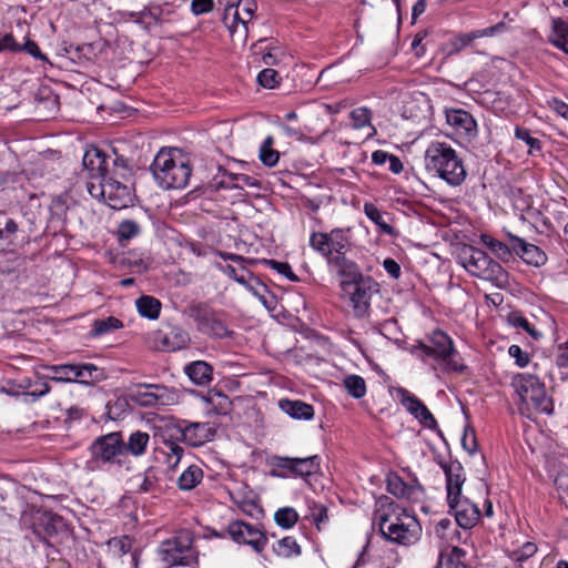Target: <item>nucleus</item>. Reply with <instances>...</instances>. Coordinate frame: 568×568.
<instances>
[{
    "mask_svg": "<svg viewBox=\"0 0 568 568\" xmlns=\"http://www.w3.org/2000/svg\"><path fill=\"white\" fill-rule=\"evenodd\" d=\"M425 166L452 186H459L467 175L462 159L447 143L433 142L428 145Z\"/></svg>",
    "mask_w": 568,
    "mask_h": 568,
    "instance_id": "f257e3e1",
    "label": "nucleus"
},
{
    "mask_svg": "<svg viewBox=\"0 0 568 568\" xmlns=\"http://www.w3.org/2000/svg\"><path fill=\"white\" fill-rule=\"evenodd\" d=\"M150 170L159 185L165 190L186 186L192 172L186 162H176L165 149L158 152Z\"/></svg>",
    "mask_w": 568,
    "mask_h": 568,
    "instance_id": "f03ea898",
    "label": "nucleus"
},
{
    "mask_svg": "<svg viewBox=\"0 0 568 568\" xmlns=\"http://www.w3.org/2000/svg\"><path fill=\"white\" fill-rule=\"evenodd\" d=\"M124 439L121 432H112L95 438L89 447L90 459L87 467L90 470L101 469L104 466H122L124 457Z\"/></svg>",
    "mask_w": 568,
    "mask_h": 568,
    "instance_id": "7ed1b4c3",
    "label": "nucleus"
},
{
    "mask_svg": "<svg viewBox=\"0 0 568 568\" xmlns=\"http://www.w3.org/2000/svg\"><path fill=\"white\" fill-rule=\"evenodd\" d=\"M429 344L417 342L412 347V353L420 357L423 361L432 357L436 361L444 362L449 371L463 372L466 366L456 361L457 352L454 347L452 338L443 331L435 329L428 337Z\"/></svg>",
    "mask_w": 568,
    "mask_h": 568,
    "instance_id": "20e7f679",
    "label": "nucleus"
},
{
    "mask_svg": "<svg viewBox=\"0 0 568 568\" xmlns=\"http://www.w3.org/2000/svg\"><path fill=\"white\" fill-rule=\"evenodd\" d=\"M403 514L409 518V523H404L400 516L395 513L377 514L376 520L384 538L399 545H409L418 539L420 528L415 517L406 515L405 509Z\"/></svg>",
    "mask_w": 568,
    "mask_h": 568,
    "instance_id": "39448f33",
    "label": "nucleus"
},
{
    "mask_svg": "<svg viewBox=\"0 0 568 568\" xmlns=\"http://www.w3.org/2000/svg\"><path fill=\"white\" fill-rule=\"evenodd\" d=\"M186 314L196 324L197 332L212 338H227L233 336L231 331L222 318V314L209 304L203 302L192 303L186 308Z\"/></svg>",
    "mask_w": 568,
    "mask_h": 568,
    "instance_id": "423d86ee",
    "label": "nucleus"
},
{
    "mask_svg": "<svg viewBox=\"0 0 568 568\" xmlns=\"http://www.w3.org/2000/svg\"><path fill=\"white\" fill-rule=\"evenodd\" d=\"M159 555L169 566H191L197 560L193 538L189 531H180L162 541Z\"/></svg>",
    "mask_w": 568,
    "mask_h": 568,
    "instance_id": "0eeeda50",
    "label": "nucleus"
},
{
    "mask_svg": "<svg viewBox=\"0 0 568 568\" xmlns=\"http://www.w3.org/2000/svg\"><path fill=\"white\" fill-rule=\"evenodd\" d=\"M349 283V287L341 290L348 296L354 316L361 320L368 317L371 301L379 293V284L372 276L364 274Z\"/></svg>",
    "mask_w": 568,
    "mask_h": 568,
    "instance_id": "6e6552de",
    "label": "nucleus"
},
{
    "mask_svg": "<svg viewBox=\"0 0 568 568\" xmlns=\"http://www.w3.org/2000/svg\"><path fill=\"white\" fill-rule=\"evenodd\" d=\"M513 385L523 403L531 404L541 413L552 412V402L546 394L545 384L535 375L517 374L513 378Z\"/></svg>",
    "mask_w": 568,
    "mask_h": 568,
    "instance_id": "1a4fd4ad",
    "label": "nucleus"
},
{
    "mask_svg": "<svg viewBox=\"0 0 568 568\" xmlns=\"http://www.w3.org/2000/svg\"><path fill=\"white\" fill-rule=\"evenodd\" d=\"M227 532L235 542L250 545L256 552H262L267 544L263 531L242 520L231 523Z\"/></svg>",
    "mask_w": 568,
    "mask_h": 568,
    "instance_id": "9d476101",
    "label": "nucleus"
},
{
    "mask_svg": "<svg viewBox=\"0 0 568 568\" xmlns=\"http://www.w3.org/2000/svg\"><path fill=\"white\" fill-rule=\"evenodd\" d=\"M179 424L173 427V430L181 436V442L191 447H200L205 443L212 440L216 430L210 423H186Z\"/></svg>",
    "mask_w": 568,
    "mask_h": 568,
    "instance_id": "9b49d317",
    "label": "nucleus"
},
{
    "mask_svg": "<svg viewBox=\"0 0 568 568\" xmlns=\"http://www.w3.org/2000/svg\"><path fill=\"white\" fill-rule=\"evenodd\" d=\"M328 270L332 273H335L339 278V287L347 288L349 287L352 281L359 277L363 273L357 263L349 257L346 256V253H333L326 260Z\"/></svg>",
    "mask_w": 568,
    "mask_h": 568,
    "instance_id": "f8f14e48",
    "label": "nucleus"
},
{
    "mask_svg": "<svg viewBox=\"0 0 568 568\" xmlns=\"http://www.w3.org/2000/svg\"><path fill=\"white\" fill-rule=\"evenodd\" d=\"M438 464L444 470L446 477L448 506L449 508H454L458 504V498L462 495V487L465 483V477L463 475V465L458 460H454L450 463L439 460Z\"/></svg>",
    "mask_w": 568,
    "mask_h": 568,
    "instance_id": "ddd939ff",
    "label": "nucleus"
},
{
    "mask_svg": "<svg viewBox=\"0 0 568 568\" xmlns=\"http://www.w3.org/2000/svg\"><path fill=\"white\" fill-rule=\"evenodd\" d=\"M274 465L277 468L287 469L295 476L307 478L320 470L321 458L317 455L305 458L274 457Z\"/></svg>",
    "mask_w": 568,
    "mask_h": 568,
    "instance_id": "4468645a",
    "label": "nucleus"
},
{
    "mask_svg": "<svg viewBox=\"0 0 568 568\" xmlns=\"http://www.w3.org/2000/svg\"><path fill=\"white\" fill-rule=\"evenodd\" d=\"M386 484L387 491L397 498L415 503L419 501L425 495V489L417 479H414L412 484H407L397 474L390 473L387 476Z\"/></svg>",
    "mask_w": 568,
    "mask_h": 568,
    "instance_id": "2eb2a0df",
    "label": "nucleus"
},
{
    "mask_svg": "<svg viewBox=\"0 0 568 568\" xmlns=\"http://www.w3.org/2000/svg\"><path fill=\"white\" fill-rule=\"evenodd\" d=\"M134 194L129 185L120 180L109 176L106 181L105 203L114 210L133 205Z\"/></svg>",
    "mask_w": 568,
    "mask_h": 568,
    "instance_id": "dca6fc26",
    "label": "nucleus"
},
{
    "mask_svg": "<svg viewBox=\"0 0 568 568\" xmlns=\"http://www.w3.org/2000/svg\"><path fill=\"white\" fill-rule=\"evenodd\" d=\"M65 529L67 524L64 519L51 511L40 514L33 523V532L44 542H48L49 538L64 531Z\"/></svg>",
    "mask_w": 568,
    "mask_h": 568,
    "instance_id": "f3484780",
    "label": "nucleus"
},
{
    "mask_svg": "<svg viewBox=\"0 0 568 568\" xmlns=\"http://www.w3.org/2000/svg\"><path fill=\"white\" fill-rule=\"evenodd\" d=\"M471 275L497 284L506 282L507 278V274L501 265L484 251L483 256L477 260L475 267H471Z\"/></svg>",
    "mask_w": 568,
    "mask_h": 568,
    "instance_id": "a211bd4d",
    "label": "nucleus"
},
{
    "mask_svg": "<svg viewBox=\"0 0 568 568\" xmlns=\"http://www.w3.org/2000/svg\"><path fill=\"white\" fill-rule=\"evenodd\" d=\"M508 237L511 241L513 253L518 255L525 263L534 266L545 264L547 256L537 245L528 243L524 239L510 233Z\"/></svg>",
    "mask_w": 568,
    "mask_h": 568,
    "instance_id": "6ab92c4d",
    "label": "nucleus"
},
{
    "mask_svg": "<svg viewBox=\"0 0 568 568\" xmlns=\"http://www.w3.org/2000/svg\"><path fill=\"white\" fill-rule=\"evenodd\" d=\"M447 123L456 129L459 134L470 140L477 135V123L473 115L463 109L446 111Z\"/></svg>",
    "mask_w": 568,
    "mask_h": 568,
    "instance_id": "aec40b11",
    "label": "nucleus"
},
{
    "mask_svg": "<svg viewBox=\"0 0 568 568\" xmlns=\"http://www.w3.org/2000/svg\"><path fill=\"white\" fill-rule=\"evenodd\" d=\"M505 28L504 22H499L493 27L485 28L481 30H475L468 33H459L450 39L449 41V52L448 54H456L467 48L471 44V42L476 39L483 38V37H491L496 32L501 31Z\"/></svg>",
    "mask_w": 568,
    "mask_h": 568,
    "instance_id": "412c9836",
    "label": "nucleus"
},
{
    "mask_svg": "<svg viewBox=\"0 0 568 568\" xmlns=\"http://www.w3.org/2000/svg\"><path fill=\"white\" fill-rule=\"evenodd\" d=\"M82 164L89 172V178L108 175L106 155L98 148L88 149L82 159Z\"/></svg>",
    "mask_w": 568,
    "mask_h": 568,
    "instance_id": "4be33fe9",
    "label": "nucleus"
},
{
    "mask_svg": "<svg viewBox=\"0 0 568 568\" xmlns=\"http://www.w3.org/2000/svg\"><path fill=\"white\" fill-rule=\"evenodd\" d=\"M453 509L455 510L456 523L464 529L473 528L480 518L478 506L470 503L467 498L462 500L459 497L457 506Z\"/></svg>",
    "mask_w": 568,
    "mask_h": 568,
    "instance_id": "5701e85b",
    "label": "nucleus"
},
{
    "mask_svg": "<svg viewBox=\"0 0 568 568\" xmlns=\"http://www.w3.org/2000/svg\"><path fill=\"white\" fill-rule=\"evenodd\" d=\"M71 383L77 382L80 384H94L106 378L103 368L98 367L91 363L72 364Z\"/></svg>",
    "mask_w": 568,
    "mask_h": 568,
    "instance_id": "b1692460",
    "label": "nucleus"
},
{
    "mask_svg": "<svg viewBox=\"0 0 568 568\" xmlns=\"http://www.w3.org/2000/svg\"><path fill=\"white\" fill-rule=\"evenodd\" d=\"M190 342V334L181 326L171 327L161 338L162 348L168 352L186 348Z\"/></svg>",
    "mask_w": 568,
    "mask_h": 568,
    "instance_id": "393cba45",
    "label": "nucleus"
},
{
    "mask_svg": "<svg viewBox=\"0 0 568 568\" xmlns=\"http://www.w3.org/2000/svg\"><path fill=\"white\" fill-rule=\"evenodd\" d=\"M187 377L199 386L207 385L213 379V367L205 361H195L184 367Z\"/></svg>",
    "mask_w": 568,
    "mask_h": 568,
    "instance_id": "a878e982",
    "label": "nucleus"
},
{
    "mask_svg": "<svg viewBox=\"0 0 568 568\" xmlns=\"http://www.w3.org/2000/svg\"><path fill=\"white\" fill-rule=\"evenodd\" d=\"M278 407L288 416L295 419L308 420L314 416L313 406L298 399H281L278 402Z\"/></svg>",
    "mask_w": 568,
    "mask_h": 568,
    "instance_id": "bb28decb",
    "label": "nucleus"
},
{
    "mask_svg": "<svg viewBox=\"0 0 568 568\" xmlns=\"http://www.w3.org/2000/svg\"><path fill=\"white\" fill-rule=\"evenodd\" d=\"M150 442V435L148 433L136 430L133 432L128 440H124L123 454H131L132 456H141L145 453L148 444Z\"/></svg>",
    "mask_w": 568,
    "mask_h": 568,
    "instance_id": "cd10ccee",
    "label": "nucleus"
},
{
    "mask_svg": "<svg viewBox=\"0 0 568 568\" xmlns=\"http://www.w3.org/2000/svg\"><path fill=\"white\" fill-rule=\"evenodd\" d=\"M136 310L142 317L158 320L162 310V303L154 296L142 295L135 301Z\"/></svg>",
    "mask_w": 568,
    "mask_h": 568,
    "instance_id": "c85d7f7f",
    "label": "nucleus"
},
{
    "mask_svg": "<svg viewBox=\"0 0 568 568\" xmlns=\"http://www.w3.org/2000/svg\"><path fill=\"white\" fill-rule=\"evenodd\" d=\"M549 42L568 54V19L557 18L552 20Z\"/></svg>",
    "mask_w": 568,
    "mask_h": 568,
    "instance_id": "c756f323",
    "label": "nucleus"
},
{
    "mask_svg": "<svg viewBox=\"0 0 568 568\" xmlns=\"http://www.w3.org/2000/svg\"><path fill=\"white\" fill-rule=\"evenodd\" d=\"M480 240L483 244L488 247L501 261H509L513 257L511 241L509 244L503 243L488 234H481Z\"/></svg>",
    "mask_w": 568,
    "mask_h": 568,
    "instance_id": "7c9ffc66",
    "label": "nucleus"
},
{
    "mask_svg": "<svg viewBox=\"0 0 568 568\" xmlns=\"http://www.w3.org/2000/svg\"><path fill=\"white\" fill-rule=\"evenodd\" d=\"M203 479V470L196 466H189L179 477L178 486L182 490H191L195 488Z\"/></svg>",
    "mask_w": 568,
    "mask_h": 568,
    "instance_id": "2f4dec72",
    "label": "nucleus"
},
{
    "mask_svg": "<svg viewBox=\"0 0 568 568\" xmlns=\"http://www.w3.org/2000/svg\"><path fill=\"white\" fill-rule=\"evenodd\" d=\"M206 402L212 405L214 413L217 415H226L232 410L231 399L220 390H210Z\"/></svg>",
    "mask_w": 568,
    "mask_h": 568,
    "instance_id": "473e14b6",
    "label": "nucleus"
},
{
    "mask_svg": "<svg viewBox=\"0 0 568 568\" xmlns=\"http://www.w3.org/2000/svg\"><path fill=\"white\" fill-rule=\"evenodd\" d=\"M397 395L399 398L400 404L412 414L415 418L418 416L419 412L426 407L424 403L417 398L414 394H412L409 390L399 387L397 389Z\"/></svg>",
    "mask_w": 568,
    "mask_h": 568,
    "instance_id": "72a5a7b5",
    "label": "nucleus"
},
{
    "mask_svg": "<svg viewBox=\"0 0 568 568\" xmlns=\"http://www.w3.org/2000/svg\"><path fill=\"white\" fill-rule=\"evenodd\" d=\"M364 213L381 229L384 234L395 235V229L384 220V216L377 206L372 203H365Z\"/></svg>",
    "mask_w": 568,
    "mask_h": 568,
    "instance_id": "f704fd0d",
    "label": "nucleus"
},
{
    "mask_svg": "<svg viewBox=\"0 0 568 568\" xmlns=\"http://www.w3.org/2000/svg\"><path fill=\"white\" fill-rule=\"evenodd\" d=\"M508 323L517 328H523L529 334L535 341L539 339L542 334L535 328L532 324L518 311L510 312L507 316Z\"/></svg>",
    "mask_w": 568,
    "mask_h": 568,
    "instance_id": "c9c22d12",
    "label": "nucleus"
},
{
    "mask_svg": "<svg viewBox=\"0 0 568 568\" xmlns=\"http://www.w3.org/2000/svg\"><path fill=\"white\" fill-rule=\"evenodd\" d=\"M181 442V436L179 434H172L168 438L165 437L163 440L164 446L168 449V459L171 463V459L174 457V462L172 463V467H176L180 463L184 448L179 444Z\"/></svg>",
    "mask_w": 568,
    "mask_h": 568,
    "instance_id": "e433bc0d",
    "label": "nucleus"
},
{
    "mask_svg": "<svg viewBox=\"0 0 568 568\" xmlns=\"http://www.w3.org/2000/svg\"><path fill=\"white\" fill-rule=\"evenodd\" d=\"M343 385L347 393L356 399L364 397L366 394L365 379L359 375L353 374L346 376L343 381Z\"/></svg>",
    "mask_w": 568,
    "mask_h": 568,
    "instance_id": "4c0bfd02",
    "label": "nucleus"
},
{
    "mask_svg": "<svg viewBox=\"0 0 568 568\" xmlns=\"http://www.w3.org/2000/svg\"><path fill=\"white\" fill-rule=\"evenodd\" d=\"M310 246L325 257V260L333 254L327 233L313 232L310 236Z\"/></svg>",
    "mask_w": 568,
    "mask_h": 568,
    "instance_id": "58836bf2",
    "label": "nucleus"
},
{
    "mask_svg": "<svg viewBox=\"0 0 568 568\" xmlns=\"http://www.w3.org/2000/svg\"><path fill=\"white\" fill-rule=\"evenodd\" d=\"M45 369L51 373L44 376L45 379L57 383H71L72 371L74 368H72V364H61L45 366Z\"/></svg>",
    "mask_w": 568,
    "mask_h": 568,
    "instance_id": "ea45409f",
    "label": "nucleus"
},
{
    "mask_svg": "<svg viewBox=\"0 0 568 568\" xmlns=\"http://www.w3.org/2000/svg\"><path fill=\"white\" fill-rule=\"evenodd\" d=\"M277 556L290 558L292 556L301 555V546L293 537H284L277 541V545L273 547Z\"/></svg>",
    "mask_w": 568,
    "mask_h": 568,
    "instance_id": "a19ab883",
    "label": "nucleus"
},
{
    "mask_svg": "<svg viewBox=\"0 0 568 568\" xmlns=\"http://www.w3.org/2000/svg\"><path fill=\"white\" fill-rule=\"evenodd\" d=\"M327 235L333 253L343 254L348 252L351 242L342 229H334Z\"/></svg>",
    "mask_w": 568,
    "mask_h": 568,
    "instance_id": "79ce46f5",
    "label": "nucleus"
},
{
    "mask_svg": "<svg viewBox=\"0 0 568 568\" xmlns=\"http://www.w3.org/2000/svg\"><path fill=\"white\" fill-rule=\"evenodd\" d=\"M121 327H123L122 322L114 316H109L108 318H104V320H95L93 322L91 335L100 336V335L113 332L115 329H119Z\"/></svg>",
    "mask_w": 568,
    "mask_h": 568,
    "instance_id": "37998d69",
    "label": "nucleus"
},
{
    "mask_svg": "<svg viewBox=\"0 0 568 568\" xmlns=\"http://www.w3.org/2000/svg\"><path fill=\"white\" fill-rule=\"evenodd\" d=\"M298 518L297 511L292 507L280 508L274 515L275 523L284 529L292 528Z\"/></svg>",
    "mask_w": 568,
    "mask_h": 568,
    "instance_id": "c03bdc74",
    "label": "nucleus"
},
{
    "mask_svg": "<svg viewBox=\"0 0 568 568\" xmlns=\"http://www.w3.org/2000/svg\"><path fill=\"white\" fill-rule=\"evenodd\" d=\"M483 256V250L471 245L465 246L460 253L463 266L471 274V267H475L477 260Z\"/></svg>",
    "mask_w": 568,
    "mask_h": 568,
    "instance_id": "a18cd8bd",
    "label": "nucleus"
},
{
    "mask_svg": "<svg viewBox=\"0 0 568 568\" xmlns=\"http://www.w3.org/2000/svg\"><path fill=\"white\" fill-rule=\"evenodd\" d=\"M242 271L247 275L246 283L242 284L248 291H251L255 296L263 298L264 294L267 292V286L261 282L258 277H256L253 273L247 271L245 267H242Z\"/></svg>",
    "mask_w": 568,
    "mask_h": 568,
    "instance_id": "49530a36",
    "label": "nucleus"
},
{
    "mask_svg": "<svg viewBox=\"0 0 568 568\" xmlns=\"http://www.w3.org/2000/svg\"><path fill=\"white\" fill-rule=\"evenodd\" d=\"M351 119L354 129H363L371 125L372 111L366 106L354 109L351 112Z\"/></svg>",
    "mask_w": 568,
    "mask_h": 568,
    "instance_id": "de8ad7c7",
    "label": "nucleus"
},
{
    "mask_svg": "<svg viewBox=\"0 0 568 568\" xmlns=\"http://www.w3.org/2000/svg\"><path fill=\"white\" fill-rule=\"evenodd\" d=\"M140 233V225L132 220H124L119 224L118 234L121 241L131 240Z\"/></svg>",
    "mask_w": 568,
    "mask_h": 568,
    "instance_id": "09e8293b",
    "label": "nucleus"
},
{
    "mask_svg": "<svg viewBox=\"0 0 568 568\" xmlns=\"http://www.w3.org/2000/svg\"><path fill=\"white\" fill-rule=\"evenodd\" d=\"M108 178V175H103L101 178H95V180H98V183H94L93 181H89L87 183V190L92 197H102L105 201ZM90 179L94 180V178Z\"/></svg>",
    "mask_w": 568,
    "mask_h": 568,
    "instance_id": "8fccbe9b",
    "label": "nucleus"
},
{
    "mask_svg": "<svg viewBox=\"0 0 568 568\" xmlns=\"http://www.w3.org/2000/svg\"><path fill=\"white\" fill-rule=\"evenodd\" d=\"M115 179L128 181L131 176V169L129 168L128 160L123 155H116L113 160V173Z\"/></svg>",
    "mask_w": 568,
    "mask_h": 568,
    "instance_id": "3c124183",
    "label": "nucleus"
},
{
    "mask_svg": "<svg viewBox=\"0 0 568 568\" xmlns=\"http://www.w3.org/2000/svg\"><path fill=\"white\" fill-rule=\"evenodd\" d=\"M263 263L268 265L271 268L275 270L277 273L284 275L291 282H298L300 278L294 274L292 267L286 262H278L275 260H263Z\"/></svg>",
    "mask_w": 568,
    "mask_h": 568,
    "instance_id": "603ef678",
    "label": "nucleus"
},
{
    "mask_svg": "<svg viewBox=\"0 0 568 568\" xmlns=\"http://www.w3.org/2000/svg\"><path fill=\"white\" fill-rule=\"evenodd\" d=\"M257 82L263 88L273 89L280 83L278 72L274 69H264L257 75Z\"/></svg>",
    "mask_w": 568,
    "mask_h": 568,
    "instance_id": "864d4df0",
    "label": "nucleus"
},
{
    "mask_svg": "<svg viewBox=\"0 0 568 568\" xmlns=\"http://www.w3.org/2000/svg\"><path fill=\"white\" fill-rule=\"evenodd\" d=\"M515 136L518 140L524 141L530 148V152H532L534 150H541V142L538 139L531 136L530 131L528 129L516 126Z\"/></svg>",
    "mask_w": 568,
    "mask_h": 568,
    "instance_id": "5fc2aeb1",
    "label": "nucleus"
},
{
    "mask_svg": "<svg viewBox=\"0 0 568 568\" xmlns=\"http://www.w3.org/2000/svg\"><path fill=\"white\" fill-rule=\"evenodd\" d=\"M229 178L232 182H234L232 187H240V189H243L244 186L257 187V189L261 187V182L257 179L246 175V174L230 173Z\"/></svg>",
    "mask_w": 568,
    "mask_h": 568,
    "instance_id": "6e6d98bb",
    "label": "nucleus"
},
{
    "mask_svg": "<svg viewBox=\"0 0 568 568\" xmlns=\"http://www.w3.org/2000/svg\"><path fill=\"white\" fill-rule=\"evenodd\" d=\"M156 483H158V477L155 476L154 468L149 467L145 470L141 483L139 484L136 493H139V494L149 493L155 487Z\"/></svg>",
    "mask_w": 568,
    "mask_h": 568,
    "instance_id": "4d7b16f0",
    "label": "nucleus"
},
{
    "mask_svg": "<svg viewBox=\"0 0 568 568\" xmlns=\"http://www.w3.org/2000/svg\"><path fill=\"white\" fill-rule=\"evenodd\" d=\"M462 446L470 455L476 453L477 439H476L475 430L473 428L465 427L464 435L462 438Z\"/></svg>",
    "mask_w": 568,
    "mask_h": 568,
    "instance_id": "13d9d810",
    "label": "nucleus"
},
{
    "mask_svg": "<svg viewBox=\"0 0 568 568\" xmlns=\"http://www.w3.org/2000/svg\"><path fill=\"white\" fill-rule=\"evenodd\" d=\"M142 14L149 17V21L152 22V27L159 26L163 22L162 16L164 14V9L161 6L150 4L143 8Z\"/></svg>",
    "mask_w": 568,
    "mask_h": 568,
    "instance_id": "bf43d9fd",
    "label": "nucleus"
},
{
    "mask_svg": "<svg viewBox=\"0 0 568 568\" xmlns=\"http://www.w3.org/2000/svg\"><path fill=\"white\" fill-rule=\"evenodd\" d=\"M416 418L419 420V423L422 425H424L425 427L429 428V429H433V430H437L438 434L440 436H443L442 432L438 429V424H437V420L435 419V417L433 416V414L428 410L427 407H424L418 416H416Z\"/></svg>",
    "mask_w": 568,
    "mask_h": 568,
    "instance_id": "052dcab7",
    "label": "nucleus"
},
{
    "mask_svg": "<svg viewBox=\"0 0 568 568\" xmlns=\"http://www.w3.org/2000/svg\"><path fill=\"white\" fill-rule=\"evenodd\" d=\"M232 499L237 505V507L248 516H253L254 511H262V509L258 507V504L254 499H237L234 496H232Z\"/></svg>",
    "mask_w": 568,
    "mask_h": 568,
    "instance_id": "680f3d73",
    "label": "nucleus"
},
{
    "mask_svg": "<svg viewBox=\"0 0 568 568\" xmlns=\"http://www.w3.org/2000/svg\"><path fill=\"white\" fill-rule=\"evenodd\" d=\"M240 12L245 17L244 21H251L257 9L255 0H239L235 4Z\"/></svg>",
    "mask_w": 568,
    "mask_h": 568,
    "instance_id": "e2e57ef3",
    "label": "nucleus"
},
{
    "mask_svg": "<svg viewBox=\"0 0 568 568\" xmlns=\"http://www.w3.org/2000/svg\"><path fill=\"white\" fill-rule=\"evenodd\" d=\"M508 354L515 358V363L519 367H525L529 363V355L527 352L523 351L518 345H511L508 349Z\"/></svg>",
    "mask_w": 568,
    "mask_h": 568,
    "instance_id": "0e129e2a",
    "label": "nucleus"
},
{
    "mask_svg": "<svg viewBox=\"0 0 568 568\" xmlns=\"http://www.w3.org/2000/svg\"><path fill=\"white\" fill-rule=\"evenodd\" d=\"M214 9L213 0H193L191 2V11L195 16L209 13Z\"/></svg>",
    "mask_w": 568,
    "mask_h": 568,
    "instance_id": "69168bd1",
    "label": "nucleus"
},
{
    "mask_svg": "<svg viewBox=\"0 0 568 568\" xmlns=\"http://www.w3.org/2000/svg\"><path fill=\"white\" fill-rule=\"evenodd\" d=\"M21 52L20 43H18L12 33L0 34V51Z\"/></svg>",
    "mask_w": 568,
    "mask_h": 568,
    "instance_id": "338daca9",
    "label": "nucleus"
},
{
    "mask_svg": "<svg viewBox=\"0 0 568 568\" xmlns=\"http://www.w3.org/2000/svg\"><path fill=\"white\" fill-rule=\"evenodd\" d=\"M537 551V546L534 542H525L517 551H515L516 560L524 561L532 557Z\"/></svg>",
    "mask_w": 568,
    "mask_h": 568,
    "instance_id": "774afa93",
    "label": "nucleus"
}]
</instances>
